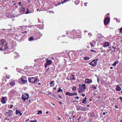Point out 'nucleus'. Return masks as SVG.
Here are the masks:
<instances>
[{"label": "nucleus", "instance_id": "nucleus-44", "mask_svg": "<svg viewBox=\"0 0 122 122\" xmlns=\"http://www.w3.org/2000/svg\"><path fill=\"white\" fill-rule=\"evenodd\" d=\"M73 94V96L74 95H77V93H72Z\"/></svg>", "mask_w": 122, "mask_h": 122}, {"label": "nucleus", "instance_id": "nucleus-6", "mask_svg": "<svg viewBox=\"0 0 122 122\" xmlns=\"http://www.w3.org/2000/svg\"><path fill=\"white\" fill-rule=\"evenodd\" d=\"M13 114V111L11 110H9L7 112H6L5 113V116H7V117H10L12 116Z\"/></svg>", "mask_w": 122, "mask_h": 122}, {"label": "nucleus", "instance_id": "nucleus-17", "mask_svg": "<svg viewBox=\"0 0 122 122\" xmlns=\"http://www.w3.org/2000/svg\"><path fill=\"white\" fill-rule=\"evenodd\" d=\"M66 95H68L69 96H73V94L69 92H66L65 94Z\"/></svg>", "mask_w": 122, "mask_h": 122}, {"label": "nucleus", "instance_id": "nucleus-55", "mask_svg": "<svg viewBox=\"0 0 122 122\" xmlns=\"http://www.w3.org/2000/svg\"><path fill=\"white\" fill-rule=\"evenodd\" d=\"M50 69V68H48L47 70H46V71H48Z\"/></svg>", "mask_w": 122, "mask_h": 122}, {"label": "nucleus", "instance_id": "nucleus-23", "mask_svg": "<svg viewBox=\"0 0 122 122\" xmlns=\"http://www.w3.org/2000/svg\"><path fill=\"white\" fill-rule=\"evenodd\" d=\"M15 59L16 58H17V57H18L19 56V54L17 53H16L15 54Z\"/></svg>", "mask_w": 122, "mask_h": 122}, {"label": "nucleus", "instance_id": "nucleus-60", "mask_svg": "<svg viewBox=\"0 0 122 122\" xmlns=\"http://www.w3.org/2000/svg\"><path fill=\"white\" fill-rule=\"evenodd\" d=\"M46 114H48V113L49 112L48 111H46Z\"/></svg>", "mask_w": 122, "mask_h": 122}, {"label": "nucleus", "instance_id": "nucleus-57", "mask_svg": "<svg viewBox=\"0 0 122 122\" xmlns=\"http://www.w3.org/2000/svg\"><path fill=\"white\" fill-rule=\"evenodd\" d=\"M58 120H60L61 119V118L60 117H59L58 118Z\"/></svg>", "mask_w": 122, "mask_h": 122}, {"label": "nucleus", "instance_id": "nucleus-31", "mask_svg": "<svg viewBox=\"0 0 122 122\" xmlns=\"http://www.w3.org/2000/svg\"><path fill=\"white\" fill-rule=\"evenodd\" d=\"M6 77L7 79H8L10 78V76L9 74H7L6 76Z\"/></svg>", "mask_w": 122, "mask_h": 122}, {"label": "nucleus", "instance_id": "nucleus-48", "mask_svg": "<svg viewBox=\"0 0 122 122\" xmlns=\"http://www.w3.org/2000/svg\"><path fill=\"white\" fill-rule=\"evenodd\" d=\"M13 107V105H11L10 107V108H12Z\"/></svg>", "mask_w": 122, "mask_h": 122}, {"label": "nucleus", "instance_id": "nucleus-9", "mask_svg": "<svg viewBox=\"0 0 122 122\" xmlns=\"http://www.w3.org/2000/svg\"><path fill=\"white\" fill-rule=\"evenodd\" d=\"M89 64L92 65L93 66H95L97 65V63H96V62L95 61V60H94L90 63Z\"/></svg>", "mask_w": 122, "mask_h": 122}, {"label": "nucleus", "instance_id": "nucleus-26", "mask_svg": "<svg viewBox=\"0 0 122 122\" xmlns=\"http://www.w3.org/2000/svg\"><path fill=\"white\" fill-rule=\"evenodd\" d=\"M38 113L37 114L38 115H39L40 114H41L42 113V112L41 111H38Z\"/></svg>", "mask_w": 122, "mask_h": 122}, {"label": "nucleus", "instance_id": "nucleus-47", "mask_svg": "<svg viewBox=\"0 0 122 122\" xmlns=\"http://www.w3.org/2000/svg\"><path fill=\"white\" fill-rule=\"evenodd\" d=\"M81 95L82 96V97H84L85 96V94H81Z\"/></svg>", "mask_w": 122, "mask_h": 122}, {"label": "nucleus", "instance_id": "nucleus-42", "mask_svg": "<svg viewBox=\"0 0 122 122\" xmlns=\"http://www.w3.org/2000/svg\"><path fill=\"white\" fill-rule=\"evenodd\" d=\"M95 62H96V63H97V61L98 60V59H95Z\"/></svg>", "mask_w": 122, "mask_h": 122}, {"label": "nucleus", "instance_id": "nucleus-21", "mask_svg": "<svg viewBox=\"0 0 122 122\" xmlns=\"http://www.w3.org/2000/svg\"><path fill=\"white\" fill-rule=\"evenodd\" d=\"M91 87L92 88L94 89L95 90L97 89V87H96L94 85H92L91 86Z\"/></svg>", "mask_w": 122, "mask_h": 122}, {"label": "nucleus", "instance_id": "nucleus-8", "mask_svg": "<svg viewBox=\"0 0 122 122\" xmlns=\"http://www.w3.org/2000/svg\"><path fill=\"white\" fill-rule=\"evenodd\" d=\"M110 18L108 17H107L104 20L105 25H106L108 24L110 22Z\"/></svg>", "mask_w": 122, "mask_h": 122}, {"label": "nucleus", "instance_id": "nucleus-43", "mask_svg": "<svg viewBox=\"0 0 122 122\" xmlns=\"http://www.w3.org/2000/svg\"><path fill=\"white\" fill-rule=\"evenodd\" d=\"M115 107L116 109H117L118 108V106L117 105H115Z\"/></svg>", "mask_w": 122, "mask_h": 122}, {"label": "nucleus", "instance_id": "nucleus-13", "mask_svg": "<svg viewBox=\"0 0 122 122\" xmlns=\"http://www.w3.org/2000/svg\"><path fill=\"white\" fill-rule=\"evenodd\" d=\"M8 47H6V48L3 47L2 46H0V50H5L8 49Z\"/></svg>", "mask_w": 122, "mask_h": 122}, {"label": "nucleus", "instance_id": "nucleus-22", "mask_svg": "<svg viewBox=\"0 0 122 122\" xmlns=\"http://www.w3.org/2000/svg\"><path fill=\"white\" fill-rule=\"evenodd\" d=\"M86 98L85 97L84 99H83V101H82V103L84 104H86Z\"/></svg>", "mask_w": 122, "mask_h": 122}, {"label": "nucleus", "instance_id": "nucleus-49", "mask_svg": "<svg viewBox=\"0 0 122 122\" xmlns=\"http://www.w3.org/2000/svg\"><path fill=\"white\" fill-rule=\"evenodd\" d=\"M75 98H76L77 99H79V97H75Z\"/></svg>", "mask_w": 122, "mask_h": 122}, {"label": "nucleus", "instance_id": "nucleus-39", "mask_svg": "<svg viewBox=\"0 0 122 122\" xmlns=\"http://www.w3.org/2000/svg\"><path fill=\"white\" fill-rule=\"evenodd\" d=\"M54 82V81H52L51 82H50V84H51Z\"/></svg>", "mask_w": 122, "mask_h": 122}, {"label": "nucleus", "instance_id": "nucleus-24", "mask_svg": "<svg viewBox=\"0 0 122 122\" xmlns=\"http://www.w3.org/2000/svg\"><path fill=\"white\" fill-rule=\"evenodd\" d=\"M84 59L85 60H88L90 59L89 57H86L84 58Z\"/></svg>", "mask_w": 122, "mask_h": 122}, {"label": "nucleus", "instance_id": "nucleus-52", "mask_svg": "<svg viewBox=\"0 0 122 122\" xmlns=\"http://www.w3.org/2000/svg\"><path fill=\"white\" fill-rule=\"evenodd\" d=\"M66 79L68 80V81H69V78L68 77H66Z\"/></svg>", "mask_w": 122, "mask_h": 122}, {"label": "nucleus", "instance_id": "nucleus-7", "mask_svg": "<svg viewBox=\"0 0 122 122\" xmlns=\"http://www.w3.org/2000/svg\"><path fill=\"white\" fill-rule=\"evenodd\" d=\"M7 98L6 97H3L1 99V102L3 104H5L6 103Z\"/></svg>", "mask_w": 122, "mask_h": 122}, {"label": "nucleus", "instance_id": "nucleus-16", "mask_svg": "<svg viewBox=\"0 0 122 122\" xmlns=\"http://www.w3.org/2000/svg\"><path fill=\"white\" fill-rule=\"evenodd\" d=\"M19 113L20 114V116L22 114L21 113V112L17 110H16V114H18Z\"/></svg>", "mask_w": 122, "mask_h": 122}, {"label": "nucleus", "instance_id": "nucleus-15", "mask_svg": "<svg viewBox=\"0 0 122 122\" xmlns=\"http://www.w3.org/2000/svg\"><path fill=\"white\" fill-rule=\"evenodd\" d=\"M15 82L14 81H12L10 83V84L11 86H13L15 85Z\"/></svg>", "mask_w": 122, "mask_h": 122}, {"label": "nucleus", "instance_id": "nucleus-62", "mask_svg": "<svg viewBox=\"0 0 122 122\" xmlns=\"http://www.w3.org/2000/svg\"><path fill=\"white\" fill-rule=\"evenodd\" d=\"M38 84L39 85H40L41 84V83H38Z\"/></svg>", "mask_w": 122, "mask_h": 122}, {"label": "nucleus", "instance_id": "nucleus-41", "mask_svg": "<svg viewBox=\"0 0 122 122\" xmlns=\"http://www.w3.org/2000/svg\"><path fill=\"white\" fill-rule=\"evenodd\" d=\"M120 31L122 33V27L120 28Z\"/></svg>", "mask_w": 122, "mask_h": 122}, {"label": "nucleus", "instance_id": "nucleus-45", "mask_svg": "<svg viewBox=\"0 0 122 122\" xmlns=\"http://www.w3.org/2000/svg\"><path fill=\"white\" fill-rule=\"evenodd\" d=\"M88 35H90L91 36H92V34L91 33H89L88 34Z\"/></svg>", "mask_w": 122, "mask_h": 122}, {"label": "nucleus", "instance_id": "nucleus-18", "mask_svg": "<svg viewBox=\"0 0 122 122\" xmlns=\"http://www.w3.org/2000/svg\"><path fill=\"white\" fill-rule=\"evenodd\" d=\"M74 76L73 75L71 74V76L70 77V79L71 80H75L76 78L74 77Z\"/></svg>", "mask_w": 122, "mask_h": 122}, {"label": "nucleus", "instance_id": "nucleus-30", "mask_svg": "<svg viewBox=\"0 0 122 122\" xmlns=\"http://www.w3.org/2000/svg\"><path fill=\"white\" fill-rule=\"evenodd\" d=\"M33 37H30V38L28 39V40L29 41H31V40H33Z\"/></svg>", "mask_w": 122, "mask_h": 122}, {"label": "nucleus", "instance_id": "nucleus-40", "mask_svg": "<svg viewBox=\"0 0 122 122\" xmlns=\"http://www.w3.org/2000/svg\"><path fill=\"white\" fill-rule=\"evenodd\" d=\"M119 99L121 100H122V97H119Z\"/></svg>", "mask_w": 122, "mask_h": 122}, {"label": "nucleus", "instance_id": "nucleus-59", "mask_svg": "<svg viewBox=\"0 0 122 122\" xmlns=\"http://www.w3.org/2000/svg\"><path fill=\"white\" fill-rule=\"evenodd\" d=\"M113 68V67H111L110 68V69H112Z\"/></svg>", "mask_w": 122, "mask_h": 122}, {"label": "nucleus", "instance_id": "nucleus-37", "mask_svg": "<svg viewBox=\"0 0 122 122\" xmlns=\"http://www.w3.org/2000/svg\"><path fill=\"white\" fill-rule=\"evenodd\" d=\"M37 120H35L31 121H30V122H37Z\"/></svg>", "mask_w": 122, "mask_h": 122}, {"label": "nucleus", "instance_id": "nucleus-28", "mask_svg": "<svg viewBox=\"0 0 122 122\" xmlns=\"http://www.w3.org/2000/svg\"><path fill=\"white\" fill-rule=\"evenodd\" d=\"M10 92L12 93L13 94H14L15 93V91L13 90H12Z\"/></svg>", "mask_w": 122, "mask_h": 122}, {"label": "nucleus", "instance_id": "nucleus-11", "mask_svg": "<svg viewBox=\"0 0 122 122\" xmlns=\"http://www.w3.org/2000/svg\"><path fill=\"white\" fill-rule=\"evenodd\" d=\"M110 45L109 43L107 42H105L103 44L104 46L105 47H107V46H109Z\"/></svg>", "mask_w": 122, "mask_h": 122}, {"label": "nucleus", "instance_id": "nucleus-19", "mask_svg": "<svg viewBox=\"0 0 122 122\" xmlns=\"http://www.w3.org/2000/svg\"><path fill=\"white\" fill-rule=\"evenodd\" d=\"M119 63V61H115L114 63L112 64V66H116L117 64Z\"/></svg>", "mask_w": 122, "mask_h": 122}, {"label": "nucleus", "instance_id": "nucleus-2", "mask_svg": "<svg viewBox=\"0 0 122 122\" xmlns=\"http://www.w3.org/2000/svg\"><path fill=\"white\" fill-rule=\"evenodd\" d=\"M86 89L85 84H84L80 87L78 91L79 93H82L84 92L85 89Z\"/></svg>", "mask_w": 122, "mask_h": 122}, {"label": "nucleus", "instance_id": "nucleus-5", "mask_svg": "<svg viewBox=\"0 0 122 122\" xmlns=\"http://www.w3.org/2000/svg\"><path fill=\"white\" fill-rule=\"evenodd\" d=\"M0 46H2L3 47L6 48V41L4 39H2L0 43Z\"/></svg>", "mask_w": 122, "mask_h": 122}, {"label": "nucleus", "instance_id": "nucleus-10", "mask_svg": "<svg viewBox=\"0 0 122 122\" xmlns=\"http://www.w3.org/2000/svg\"><path fill=\"white\" fill-rule=\"evenodd\" d=\"M85 82L87 84H88L89 83H92V81L91 79L87 78L85 79Z\"/></svg>", "mask_w": 122, "mask_h": 122}, {"label": "nucleus", "instance_id": "nucleus-29", "mask_svg": "<svg viewBox=\"0 0 122 122\" xmlns=\"http://www.w3.org/2000/svg\"><path fill=\"white\" fill-rule=\"evenodd\" d=\"M76 88V86H74L72 88V90L73 91H75Z\"/></svg>", "mask_w": 122, "mask_h": 122}, {"label": "nucleus", "instance_id": "nucleus-34", "mask_svg": "<svg viewBox=\"0 0 122 122\" xmlns=\"http://www.w3.org/2000/svg\"><path fill=\"white\" fill-rule=\"evenodd\" d=\"M27 11L26 12V14H27L29 13H30V12H29V9L28 8H27Z\"/></svg>", "mask_w": 122, "mask_h": 122}, {"label": "nucleus", "instance_id": "nucleus-50", "mask_svg": "<svg viewBox=\"0 0 122 122\" xmlns=\"http://www.w3.org/2000/svg\"><path fill=\"white\" fill-rule=\"evenodd\" d=\"M110 50H111V49H107V52H109Z\"/></svg>", "mask_w": 122, "mask_h": 122}, {"label": "nucleus", "instance_id": "nucleus-58", "mask_svg": "<svg viewBox=\"0 0 122 122\" xmlns=\"http://www.w3.org/2000/svg\"><path fill=\"white\" fill-rule=\"evenodd\" d=\"M75 117L74 116H73V120H74V119H73V118H75Z\"/></svg>", "mask_w": 122, "mask_h": 122}, {"label": "nucleus", "instance_id": "nucleus-12", "mask_svg": "<svg viewBox=\"0 0 122 122\" xmlns=\"http://www.w3.org/2000/svg\"><path fill=\"white\" fill-rule=\"evenodd\" d=\"M21 81L22 83H26L27 82V81L26 80H24L23 78H20Z\"/></svg>", "mask_w": 122, "mask_h": 122}, {"label": "nucleus", "instance_id": "nucleus-63", "mask_svg": "<svg viewBox=\"0 0 122 122\" xmlns=\"http://www.w3.org/2000/svg\"><path fill=\"white\" fill-rule=\"evenodd\" d=\"M87 107H89V105H87Z\"/></svg>", "mask_w": 122, "mask_h": 122}, {"label": "nucleus", "instance_id": "nucleus-38", "mask_svg": "<svg viewBox=\"0 0 122 122\" xmlns=\"http://www.w3.org/2000/svg\"><path fill=\"white\" fill-rule=\"evenodd\" d=\"M48 65L46 63H45V68H46L47 66Z\"/></svg>", "mask_w": 122, "mask_h": 122}, {"label": "nucleus", "instance_id": "nucleus-61", "mask_svg": "<svg viewBox=\"0 0 122 122\" xmlns=\"http://www.w3.org/2000/svg\"><path fill=\"white\" fill-rule=\"evenodd\" d=\"M112 48H114V49H115V48H114V46H112Z\"/></svg>", "mask_w": 122, "mask_h": 122}, {"label": "nucleus", "instance_id": "nucleus-54", "mask_svg": "<svg viewBox=\"0 0 122 122\" xmlns=\"http://www.w3.org/2000/svg\"><path fill=\"white\" fill-rule=\"evenodd\" d=\"M59 98H61V96L60 95L59 96Z\"/></svg>", "mask_w": 122, "mask_h": 122}, {"label": "nucleus", "instance_id": "nucleus-46", "mask_svg": "<svg viewBox=\"0 0 122 122\" xmlns=\"http://www.w3.org/2000/svg\"><path fill=\"white\" fill-rule=\"evenodd\" d=\"M87 3H84V5L85 6H87Z\"/></svg>", "mask_w": 122, "mask_h": 122}, {"label": "nucleus", "instance_id": "nucleus-36", "mask_svg": "<svg viewBox=\"0 0 122 122\" xmlns=\"http://www.w3.org/2000/svg\"><path fill=\"white\" fill-rule=\"evenodd\" d=\"M100 79L99 78H97V81L98 83L100 82Z\"/></svg>", "mask_w": 122, "mask_h": 122}, {"label": "nucleus", "instance_id": "nucleus-53", "mask_svg": "<svg viewBox=\"0 0 122 122\" xmlns=\"http://www.w3.org/2000/svg\"><path fill=\"white\" fill-rule=\"evenodd\" d=\"M53 89L54 90H56V88L55 87H54L53 88Z\"/></svg>", "mask_w": 122, "mask_h": 122}, {"label": "nucleus", "instance_id": "nucleus-35", "mask_svg": "<svg viewBox=\"0 0 122 122\" xmlns=\"http://www.w3.org/2000/svg\"><path fill=\"white\" fill-rule=\"evenodd\" d=\"M90 51H91L92 52H95V53L96 52V51H95L94 50H93L92 49H91V50Z\"/></svg>", "mask_w": 122, "mask_h": 122}, {"label": "nucleus", "instance_id": "nucleus-14", "mask_svg": "<svg viewBox=\"0 0 122 122\" xmlns=\"http://www.w3.org/2000/svg\"><path fill=\"white\" fill-rule=\"evenodd\" d=\"M52 61L51 60H48L46 61V63L48 65H50Z\"/></svg>", "mask_w": 122, "mask_h": 122}, {"label": "nucleus", "instance_id": "nucleus-25", "mask_svg": "<svg viewBox=\"0 0 122 122\" xmlns=\"http://www.w3.org/2000/svg\"><path fill=\"white\" fill-rule=\"evenodd\" d=\"M69 0H64L62 2V3L63 4L64 3H65L68 1H69Z\"/></svg>", "mask_w": 122, "mask_h": 122}, {"label": "nucleus", "instance_id": "nucleus-32", "mask_svg": "<svg viewBox=\"0 0 122 122\" xmlns=\"http://www.w3.org/2000/svg\"><path fill=\"white\" fill-rule=\"evenodd\" d=\"M60 91H61L62 92H63V90H62L60 88H59V90H58V92H59Z\"/></svg>", "mask_w": 122, "mask_h": 122}, {"label": "nucleus", "instance_id": "nucleus-64", "mask_svg": "<svg viewBox=\"0 0 122 122\" xmlns=\"http://www.w3.org/2000/svg\"><path fill=\"white\" fill-rule=\"evenodd\" d=\"M27 31H25L24 32V33H27Z\"/></svg>", "mask_w": 122, "mask_h": 122}, {"label": "nucleus", "instance_id": "nucleus-4", "mask_svg": "<svg viewBox=\"0 0 122 122\" xmlns=\"http://www.w3.org/2000/svg\"><path fill=\"white\" fill-rule=\"evenodd\" d=\"M29 95L28 94L24 93L22 95L21 98L24 102L26 100L28 99L29 98Z\"/></svg>", "mask_w": 122, "mask_h": 122}, {"label": "nucleus", "instance_id": "nucleus-56", "mask_svg": "<svg viewBox=\"0 0 122 122\" xmlns=\"http://www.w3.org/2000/svg\"><path fill=\"white\" fill-rule=\"evenodd\" d=\"M103 115H105L106 114V113L105 112H104L103 113Z\"/></svg>", "mask_w": 122, "mask_h": 122}, {"label": "nucleus", "instance_id": "nucleus-20", "mask_svg": "<svg viewBox=\"0 0 122 122\" xmlns=\"http://www.w3.org/2000/svg\"><path fill=\"white\" fill-rule=\"evenodd\" d=\"M117 88L116 90L117 91H120L121 90V88L120 87V86L118 85L117 86Z\"/></svg>", "mask_w": 122, "mask_h": 122}, {"label": "nucleus", "instance_id": "nucleus-3", "mask_svg": "<svg viewBox=\"0 0 122 122\" xmlns=\"http://www.w3.org/2000/svg\"><path fill=\"white\" fill-rule=\"evenodd\" d=\"M76 107H77L76 109V110L78 111L81 110L82 111H86L87 110V108L85 107H82L81 106H76Z\"/></svg>", "mask_w": 122, "mask_h": 122}, {"label": "nucleus", "instance_id": "nucleus-51", "mask_svg": "<svg viewBox=\"0 0 122 122\" xmlns=\"http://www.w3.org/2000/svg\"><path fill=\"white\" fill-rule=\"evenodd\" d=\"M21 4V2H20L19 3L18 5H20V4Z\"/></svg>", "mask_w": 122, "mask_h": 122}, {"label": "nucleus", "instance_id": "nucleus-33", "mask_svg": "<svg viewBox=\"0 0 122 122\" xmlns=\"http://www.w3.org/2000/svg\"><path fill=\"white\" fill-rule=\"evenodd\" d=\"M90 45L91 46V47H94V46H93L94 45V44H93L92 43H90Z\"/></svg>", "mask_w": 122, "mask_h": 122}, {"label": "nucleus", "instance_id": "nucleus-27", "mask_svg": "<svg viewBox=\"0 0 122 122\" xmlns=\"http://www.w3.org/2000/svg\"><path fill=\"white\" fill-rule=\"evenodd\" d=\"M95 116V115L93 113H92L91 115V117H94Z\"/></svg>", "mask_w": 122, "mask_h": 122}, {"label": "nucleus", "instance_id": "nucleus-1", "mask_svg": "<svg viewBox=\"0 0 122 122\" xmlns=\"http://www.w3.org/2000/svg\"><path fill=\"white\" fill-rule=\"evenodd\" d=\"M28 80L29 82L35 84H37L38 82L39 81V80L36 77H28Z\"/></svg>", "mask_w": 122, "mask_h": 122}]
</instances>
